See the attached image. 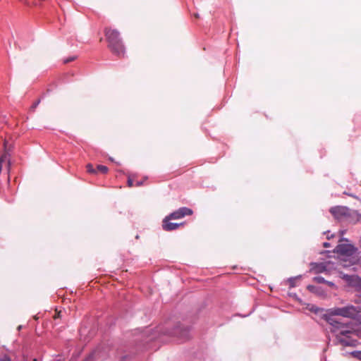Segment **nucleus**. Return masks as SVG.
<instances>
[{"instance_id": "1", "label": "nucleus", "mask_w": 361, "mask_h": 361, "mask_svg": "<svg viewBox=\"0 0 361 361\" xmlns=\"http://www.w3.org/2000/svg\"><path fill=\"white\" fill-rule=\"evenodd\" d=\"M326 321L330 325L338 343L343 346H355L357 344L356 331L352 323H343L335 317H326Z\"/></svg>"}, {"instance_id": "2", "label": "nucleus", "mask_w": 361, "mask_h": 361, "mask_svg": "<svg viewBox=\"0 0 361 361\" xmlns=\"http://www.w3.org/2000/svg\"><path fill=\"white\" fill-rule=\"evenodd\" d=\"M334 252L339 254L343 257V261H347L345 258H349V264H355L357 260V249L350 244H339L334 249Z\"/></svg>"}, {"instance_id": "3", "label": "nucleus", "mask_w": 361, "mask_h": 361, "mask_svg": "<svg viewBox=\"0 0 361 361\" xmlns=\"http://www.w3.org/2000/svg\"><path fill=\"white\" fill-rule=\"evenodd\" d=\"M13 149V145L8 140L4 141V152L0 157V172L3 171L4 165L5 166V171L8 174V183L10 182V169H11V160H10V152Z\"/></svg>"}, {"instance_id": "4", "label": "nucleus", "mask_w": 361, "mask_h": 361, "mask_svg": "<svg viewBox=\"0 0 361 361\" xmlns=\"http://www.w3.org/2000/svg\"><path fill=\"white\" fill-rule=\"evenodd\" d=\"M331 214L334 217L339 221L347 219L350 215V210L343 206H336L330 209Z\"/></svg>"}, {"instance_id": "5", "label": "nucleus", "mask_w": 361, "mask_h": 361, "mask_svg": "<svg viewBox=\"0 0 361 361\" xmlns=\"http://www.w3.org/2000/svg\"><path fill=\"white\" fill-rule=\"evenodd\" d=\"M104 35L109 43L108 45H111L121 40L120 38V33L116 29L106 27L104 29Z\"/></svg>"}, {"instance_id": "6", "label": "nucleus", "mask_w": 361, "mask_h": 361, "mask_svg": "<svg viewBox=\"0 0 361 361\" xmlns=\"http://www.w3.org/2000/svg\"><path fill=\"white\" fill-rule=\"evenodd\" d=\"M192 213H193V212L191 209L183 207H180L178 209L174 211L173 212L170 214L169 216L170 218H172L173 219H179L185 217V216L192 215Z\"/></svg>"}, {"instance_id": "7", "label": "nucleus", "mask_w": 361, "mask_h": 361, "mask_svg": "<svg viewBox=\"0 0 361 361\" xmlns=\"http://www.w3.org/2000/svg\"><path fill=\"white\" fill-rule=\"evenodd\" d=\"M111 51L118 56H123L125 54V47L122 41L114 43L111 45H108Z\"/></svg>"}, {"instance_id": "8", "label": "nucleus", "mask_w": 361, "mask_h": 361, "mask_svg": "<svg viewBox=\"0 0 361 361\" xmlns=\"http://www.w3.org/2000/svg\"><path fill=\"white\" fill-rule=\"evenodd\" d=\"M173 219L169 216H166L162 222V228L164 231H171L177 229L179 226H182L183 224L171 223L170 221Z\"/></svg>"}, {"instance_id": "9", "label": "nucleus", "mask_w": 361, "mask_h": 361, "mask_svg": "<svg viewBox=\"0 0 361 361\" xmlns=\"http://www.w3.org/2000/svg\"><path fill=\"white\" fill-rule=\"evenodd\" d=\"M357 310L353 305L342 307L341 316L347 318H355L357 314Z\"/></svg>"}, {"instance_id": "10", "label": "nucleus", "mask_w": 361, "mask_h": 361, "mask_svg": "<svg viewBox=\"0 0 361 361\" xmlns=\"http://www.w3.org/2000/svg\"><path fill=\"white\" fill-rule=\"evenodd\" d=\"M342 307H334L329 310L328 314L324 315V319H326V317H332L335 316H341Z\"/></svg>"}, {"instance_id": "11", "label": "nucleus", "mask_w": 361, "mask_h": 361, "mask_svg": "<svg viewBox=\"0 0 361 361\" xmlns=\"http://www.w3.org/2000/svg\"><path fill=\"white\" fill-rule=\"evenodd\" d=\"M97 173L105 174L108 172L109 169L106 166L103 165H98L96 169Z\"/></svg>"}, {"instance_id": "12", "label": "nucleus", "mask_w": 361, "mask_h": 361, "mask_svg": "<svg viewBox=\"0 0 361 361\" xmlns=\"http://www.w3.org/2000/svg\"><path fill=\"white\" fill-rule=\"evenodd\" d=\"M313 281L317 283H325L326 281L322 276H315L313 278Z\"/></svg>"}, {"instance_id": "13", "label": "nucleus", "mask_w": 361, "mask_h": 361, "mask_svg": "<svg viewBox=\"0 0 361 361\" xmlns=\"http://www.w3.org/2000/svg\"><path fill=\"white\" fill-rule=\"evenodd\" d=\"M87 171L90 173H97V171L95 169H94L93 165L92 164H88L86 166Z\"/></svg>"}, {"instance_id": "14", "label": "nucleus", "mask_w": 361, "mask_h": 361, "mask_svg": "<svg viewBox=\"0 0 361 361\" xmlns=\"http://www.w3.org/2000/svg\"><path fill=\"white\" fill-rule=\"evenodd\" d=\"M352 355L361 361V351H354L352 353Z\"/></svg>"}, {"instance_id": "15", "label": "nucleus", "mask_w": 361, "mask_h": 361, "mask_svg": "<svg viewBox=\"0 0 361 361\" xmlns=\"http://www.w3.org/2000/svg\"><path fill=\"white\" fill-rule=\"evenodd\" d=\"M0 361H11V358L7 355H4L3 356L0 357Z\"/></svg>"}, {"instance_id": "16", "label": "nucleus", "mask_w": 361, "mask_h": 361, "mask_svg": "<svg viewBox=\"0 0 361 361\" xmlns=\"http://www.w3.org/2000/svg\"><path fill=\"white\" fill-rule=\"evenodd\" d=\"M128 186L130 188L135 186V183L133 180L130 178L128 180Z\"/></svg>"}, {"instance_id": "17", "label": "nucleus", "mask_w": 361, "mask_h": 361, "mask_svg": "<svg viewBox=\"0 0 361 361\" xmlns=\"http://www.w3.org/2000/svg\"><path fill=\"white\" fill-rule=\"evenodd\" d=\"M145 180H146V178H145L143 180H141V181H138V180H137V181H136V182L135 183V186H136V187H140V186L142 185H143V183H144V181H145Z\"/></svg>"}, {"instance_id": "18", "label": "nucleus", "mask_w": 361, "mask_h": 361, "mask_svg": "<svg viewBox=\"0 0 361 361\" xmlns=\"http://www.w3.org/2000/svg\"><path fill=\"white\" fill-rule=\"evenodd\" d=\"M75 57H69V58H67V59H64L63 63H69V62H71V61H74V60H75Z\"/></svg>"}, {"instance_id": "19", "label": "nucleus", "mask_w": 361, "mask_h": 361, "mask_svg": "<svg viewBox=\"0 0 361 361\" xmlns=\"http://www.w3.org/2000/svg\"><path fill=\"white\" fill-rule=\"evenodd\" d=\"M307 289L311 291V292H314L315 290H316V287L314 286H312V285H309L307 286Z\"/></svg>"}, {"instance_id": "20", "label": "nucleus", "mask_w": 361, "mask_h": 361, "mask_svg": "<svg viewBox=\"0 0 361 361\" xmlns=\"http://www.w3.org/2000/svg\"><path fill=\"white\" fill-rule=\"evenodd\" d=\"M356 287L360 291H361V279L357 280Z\"/></svg>"}, {"instance_id": "21", "label": "nucleus", "mask_w": 361, "mask_h": 361, "mask_svg": "<svg viewBox=\"0 0 361 361\" xmlns=\"http://www.w3.org/2000/svg\"><path fill=\"white\" fill-rule=\"evenodd\" d=\"M61 312L56 311V313H55V314L54 316V319H56L57 318H60L61 317Z\"/></svg>"}, {"instance_id": "22", "label": "nucleus", "mask_w": 361, "mask_h": 361, "mask_svg": "<svg viewBox=\"0 0 361 361\" xmlns=\"http://www.w3.org/2000/svg\"><path fill=\"white\" fill-rule=\"evenodd\" d=\"M325 283H326L329 286H331V287L334 286V283L333 282H331V281H326V282Z\"/></svg>"}, {"instance_id": "23", "label": "nucleus", "mask_w": 361, "mask_h": 361, "mask_svg": "<svg viewBox=\"0 0 361 361\" xmlns=\"http://www.w3.org/2000/svg\"><path fill=\"white\" fill-rule=\"evenodd\" d=\"M356 335H357V336H356V338H357V337L361 338V330H360V331H356Z\"/></svg>"}, {"instance_id": "24", "label": "nucleus", "mask_w": 361, "mask_h": 361, "mask_svg": "<svg viewBox=\"0 0 361 361\" xmlns=\"http://www.w3.org/2000/svg\"><path fill=\"white\" fill-rule=\"evenodd\" d=\"M323 246H324V247H329V246H330V245H329V243H324Z\"/></svg>"}, {"instance_id": "25", "label": "nucleus", "mask_w": 361, "mask_h": 361, "mask_svg": "<svg viewBox=\"0 0 361 361\" xmlns=\"http://www.w3.org/2000/svg\"><path fill=\"white\" fill-rule=\"evenodd\" d=\"M39 101H38L37 103H35V107L39 104Z\"/></svg>"}, {"instance_id": "26", "label": "nucleus", "mask_w": 361, "mask_h": 361, "mask_svg": "<svg viewBox=\"0 0 361 361\" xmlns=\"http://www.w3.org/2000/svg\"><path fill=\"white\" fill-rule=\"evenodd\" d=\"M195 18H199V15L198 14H195Z\"/></svg>"}]
</instances>
